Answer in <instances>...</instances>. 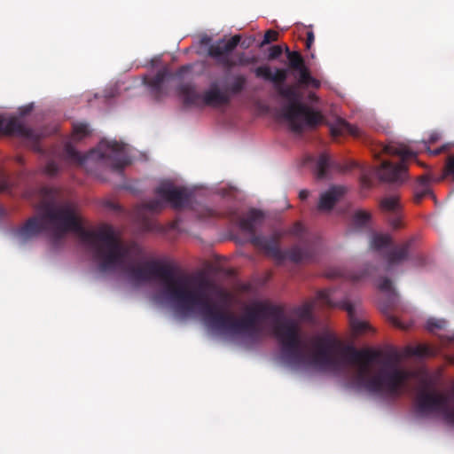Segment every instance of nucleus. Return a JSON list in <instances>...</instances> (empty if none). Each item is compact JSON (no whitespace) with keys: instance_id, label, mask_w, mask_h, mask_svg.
<instances>
[{"instance_id":"1","label":"nucleus","mask_w":454,"mask_h":454,"mask_svg":"<svg viewBox=\"0 0 454 454\" xmlns=\"http://www.w3.org/2000/svg\"><path fill=\"white\" fill-rule=\"evenodd\" d=\"M40 213L29 218L16 235L22 241L48 231L53 243L67 233L74 232L97 262L100 272H121L133 286H139L160 279L166 297L184 316L199 311L205 325L212 331L231 336L244 335L258 340L262 329L259 321L272 319L273 333L281 346L284 361L294 368L311 366L320 371L342 372V341L332 333L310 339L312 350H305V341L299 323L284 316L281 307L256 301L245 316L237 318L210 302L207 291L212 284L201 278L178 273L170 265L146 259L144 249L135 242L125 243L107 224L98 230L82 227L77 207L55 187L38 191Z\"/></svg>"},{"instance_id":"2","label":"nucleus","mask_w":454,"mask_h":454,"mask_svg":"<svg viewBox=\"0 0 454 454\" xmlns=\"http://www.w3.org/2000/svg\"><path fill=\"white\" fill-rule=\"evenodd\" d=\"M185 107L223 108L232 100L249 104L262 113L270 111V103L262 97V87H174Z\"/></svg>"},{"instance_id":"3","label":"nucleus","mask_w":454,"mask_h":454,"mask_svg":"<svg viewBox=\"0 0 454 454\" xmlns=\"http://www.w3.org/2000/svg\"><path fill=\"white\" fill-rule=\"evenodd\" d=\"M307 87H273L271 101L278 105L275 114L278 118L288 122L295 133H302L306 128H313L323 119L318 111L309 105L317 102V96L306 90Z\"/></svg>"},{"instance_id":"4","label":"nucleus","mask_w":454,"mask_h":454,"mask_svg":"<svg viewBox=\"0 0 454 454\" xmlns=\"http://www.w3.org/2000/svg\"><path fill=\"white\" fill-rule=\"evenodd\" d=\"M285 53L286 67L272 68L269 65H262L254 69L255 76L275 85H321L320 81L311 75L299 51H292L286 46Z\"/></svg>"},{"instance_id":"5","label":"nucleus","mask_w":454,"mask_h":454,"mask_svg":"<svg viewBox=\"0 0 454 454\" xmlns=\"http://www.w3.org/2000/svg\"><path fill=\"white\" fill-rule=\"evenodd\" d=\"M64 158L71 163L82 165L90 159L104 161L114 171H121L129 163L125 145L117 141H104L98 148L88 155H82L71 144L67 142L63 151Z\"/></svg>"},{"instance_id":"6","label":"nucleus","mask_w":454,"mask_h":454,"mask_svg":"<svg viewBox=\"0 0 454 454\" xmlns=\"http://www.w3.org/2000/svg\"><path fill=\"white\" fill-rule=\"evenodd\" d=\"M263 214L258 209L252 208L247 214L237 219L239 229L250 236V243L263 251L268 256L278 262H282L285 254L279 247L282 233L275 232L270 237L256 234V228L263 220Z\"/></svg>"},{"instance_id":"7","label":"nucleus","mask_w":454,"mask_h":454,"mask_svg":"<svg viewBox=\"0 0 454 454\" xmlns=\"http://www.w3.org/2000/svg\"><path fill=\"white\" fill-rule=\"evenodd\" d=\"M383 151L399 156L401 160L398 163L383 160L377 169V175L384 182L403 184L409 178L407 160L416 158L417 153L405 145L395 143L385 145Z\"/></svg>"},{"instance_id":"8","label":"nucleus","mask_w":454,"mask_h":454,"mask_svg":"<svg viewBox=\"0 0 454 454\" xmlns=\"http://www.w3.org/2000/svg\"><path fill=\"white\" fill-rule=\"evenodd\" d=\"M241 36L235 35L228 41L218 40L209 45L207 48V55L212 58L215 63L226 71H231L238 66H247L254 62V58L246 56L244 52H240L236 56H232V51L240 43L241 47L247 49L250 46L252 40L243 41L240 43Z\"/></svg>"},{"instance_id":"9","label":"nucleus","mask_w":454,"mask_h":454,"mask_svg":"<svg viewBox=\"0 0 454 454\" xmlns=\"http://www.w3.org/2000/svg\"><path fill=\"white\" fill-rule=\"evenodd\" d=\"M414 405L418 415L427 417L438 413L448 425L454 427V407L450 406L449 395L422 387L417 394Z\"/></svg>"},{"instance_id":"10","label":"nucleus","mask_w":454,"mask_h":454,"mask_svg":"<svg viewBox=\"0 0 454 454\" xmlns=\"http://www.w3.org/2000/svg\"><path fill=\"white\" fill-rule=\"evenodd\" d=\"M158 198L143 203L144 209L151 213H159L169 204L175 209L188 207L192 200V192L184 187H176L170 182L160 183L154 190Z\"/></svg>"},{"instance_id":"11","label":"nucleus","mask_w":454,"mask_h":454,"mask_svg":"<svg viewBox=\"0 0 454 454\" xmlns=\"http://www.w3.org/2000/svg\"><path fill=\"white\" fill-rule=\"evenodd\" d=\"M287 232L297 239L298 244L286 251L282 250L285 254L283 262L286 259L295 263L313 262L317 254L316 247L304 226L297 222Z\"/></svg>"},{"instance_id":"12","label":"nucleus","mask_w":454,"mask_h":454,"mask_svg":"<svg viewBox=\"0 0 454 454\" xmlns=\"http://www.w3.org/2000/svg\"><path fill=\"white\" fill-rule=\"evenodd\" d=\"M332 168L339 172L345 173L350 171L353 168L361 169V183L364 187H370L372 181L370 177V172L365 167L361 166L358 162L350 160L345 164H341L338 161L332 160L326 153H322L316 162V175L319 179L325 178L327 174V170Z\"/></svg>"},{"instance_id":"13","label":"nucleus","mask_w":454,"mask_h":454,"mask_svg":"<svg viewBox=\"0 0 454 454\" xmlns=\"http://www.w3.org/2000/svg\"><path fill=\"white\" fill-rule=\"evenodd\" d=\"M193 66L191 64L182 66L176 72L168 67L160 68L153 79L144 78L143 85H162L164 82H173L176 85H189L187 82L192 76Z\"/></svg>"},{"instance_id":"14","label":"nucleus","mask_w":454,"mask_h":454,"mask_svg":"<svg viewBox=\"0 0 454 454\" xmlns=\"http://www.w3.org/2000/svg\"><path fill=\"white\" fill-rule=\"evenodd\" d=\"M332 290L319 291L317 294V301L329 308L341 307L344 309L348 314L350 326L355 333H363L369 328V325L366 322L361 321L355 317V307L353 304H351L348 301L334 302L332 299Z\"/></svg>"},{"instance_id":"15","label":"nucleus","mask_w":454,"mask_h":454,"mask_svg":"<svg viewBox=\"0 0 454 454\" xmlns=\"http://www.w3.org/2000/svg\"><path fill=\"white\" fill-rule=\"evenodd\" d=\"M0 133L21 136L32 142L36 150H39L38 143L42 135L38 131L25 126L15 118L5 120L0 116Z\"/></svg>"},{"instance_id":"16","label":"nucleus","mask_w":454,"mask_h":454,"mask_svg":"<svg viewBox=\"0 0 454 454\" xmlns=\"http://www.w3.org/2000/svg\"><path fill=\"white\" fill-rule=\"evenodd\" d=\"M412 244L413 239H410L400 245L394 246L386 253L385 259L387 270L409 260Z\"/></svg>"},{"instance_id":"17","label":"nucleus","mask_w":454,"mask_h":454,"mask_svg":"<svg viewBox=\"0 0 454 454\" xmlns=\"http://www.w3.org/2000/svg\"><path fill=\"white\" fill-rule=\"evenodd\" d=\"M346 189L342 186H333L327 192H324L319 200L318 209H332L338 200L345 193Z\"/></svg>"},{"instance_id":"18","label":"nucleus","mask_w":454,"mask_h":454,"mask_svg":"<svg viewBox=\"0 0 454 454\" xmlns=\"http://www.w3.org/2000/svg\"><path fill=\"white\" fill-rule=\"evenodd\" d=\"M332 136L336 138L338 137L348 134L355 137H359L362 135V131L356 126L349 124L344 119H337L334 123L330 127Z\"/></svg>"},{"instance_id":"19","label":"nucleus","mask_w":454,"mask_h":454,"mask_svg":"<svg viewBox=\"0 0 454 454\" xmlns=\"http://www.w3.org/2000/svg\"><path fill=\"white\" fill-rule=\"evenodd\" d=\"M431 180L432 178L428 174H424L418 177L414 188L413 200L415 203L419 204L426 196L431 194Z\"/></svg>"},{"instance_id":"20","label":"nucleus","mask_w":454,"mask_h":454,"mask_svg":"<svg viewBox=\"0 0 454 454\" xmlns=\"http://www.w3.org/2000/svg\"><path fill=\"white\" fill-rule=\"evenodd\" d=\"M381 209L387 213L391 214L401 209V204L399 202V196L396 194L387 196L383 198L380 201Z\"/></svg>"},{"instance_id":"21","label":"nucleus","mask_w":454,"mask_h":454,"mask_svg":"<svg viewBox=\"0 0 454 454\" xmlns=\"http://www.w3.org/2000/svg\"><path fill=\"white\" fill-rule=\"evenodd\" d=\"M371 219V214L364 210H357L354 213L351 219V227L354 230H359L368 225Z\"/></svg>"},{"instance_id":"22","label":"nucleus","mask_w":454,"mask_h":454,"mask_svg":"<svg viewBox=\"0 0 454 454\" xmlns=\"http://www.w3.org/2000/svg\"><path fill=\"white\" fill-rule=\"evenodd\" d=\"M392 244V238L388 234L376 233L372 236L370 246L374 250H380Z\"/></svg>"},{"instance_id":"23","label":"nucleus","mask_w":454,"mask_h":454,"mask_svg":"<svg viewBox=\"0 0 454 454\" xmlns=\"http://www.w3.org/2000/svg\"><path fill=\"white\" fill-rule=\"evenodd\" d=\"M369 268H366L363 272L360 273H345L340 270H332L327 274L329 278L344 277L351 279L354 282L362 280L364 277L371 275Z\"/></svg>"},{"instance_id":"24","label":"nucleus","mask_w":454,"mask_h":454,"mask_svg":"<svg viewBox=\"0 0 454 454\" xmlns=\"http://www.w3.org/2000/svg\"><path fill=\"white\" fill-rule=\"evenodd\" d=\"M91 133V130L89 128V125L85 122H74L73 123V133H72V140L78 142L82 139L89 137Z\"/></svg>"},{"instance_id":"25","label":"nucleus","mask_w":454,"mask_h":454,"mask_svg":"<svg viewBox=\"0 0 454 454\" xmlns=\"http://www.w3.org/2000/svg\"><path fill=\"white\" fill-rule=\"evenodd\" d=\"M439 139V135L437 133H433L430 135V137L428 139V143H434L436 142L437 140ZM423 146L424 148L427 150V152L430 154V155H433V156H436V155H439L446 151L449 150L450 148V145L449 144H444L442 145V146L436 148V149H431L428 145H427V142H424L423 143Z\"/></svg>"},{"instance_id":"26","label":"nucleus","mask_w":454,"mask_h":454,"mask_svg":"<svg viewBox=\"0 0 454 454\" xmlns=\"http://www.w3.org/2000/svg\"><path fill=\"white\" fill-rule=\"evenodd\" d=\"M447 178L454 182V153L447 156L442 175L437 179V181H442Z\"/></svg>"},{"instance_id":"27","label":"nucleus","mask_w":454,"mask_h":454,"mask_svg":"<svg viewBox=\"0 0 454 454\" xmlns=\"http://www.w3.org/2000/svg\"><path fill=\"white\" fill-rule=\"evenodd\" d=\"M316 305V301H308L303 305L294 309V314L302 320H309L311 318L312 311Z\"/></svg>"},{"instance_id":"28","label":"nucleus","mask_w":454,"mask_h":454,"mask_svg":"<svg viewBox=\"0 0 454 454\" xmlns=\"http://www.w3.org/2000/svg\"><path fill=\"white\" fill-rule=\"evenodd\" d=\"M170 87H147V94L156 101L162 100L168 94Z\"/></svg>"},{"instance_id":"29","label":"nucleus","mask_w":454,"mask_h":454,"mask_svg":"<svg viewBox=\"0 0 454 454\" xmlns=\"http://www.w3.org/2000/svg\"><path fill=\"white\" fill-rule=\"evenodd\" d=\"M379 289L388 294L392 297H396V292L393 286V282L388 278H382L378 286Z\"/></svg>"},{"instance_id":"30","label":"nucleus","mask_w":454,"mask_h":454,"mask_svg":"<svg viewBox=\"0 0 454 454\" xmlns=\"http://www.w3.org/2000/svg\"><path fill=\"white\" fill-rule=\"evenodd\" d=\"M408 356L422 357L430 354V349L427 346L418 345L416 347H409L406 349Z\"/></svg>"},{"instance_id":"31","label":"nucleus","mask_w":454,"mask_h":454,"mask_svg":"<svg viewBox=\"0 0 454 454\" xmlns=\"http://www.w3.org/2000/svg\"><path fill=\"white\" fill-rule=\"evenodd\" d=\"M446 325L447 322L444 319L429 318L427 321L426 327L429 332L434 333L435 330L444 328Z\"/></svg>"},{"instance_id":"32","label":"nucleus","mask_w":454,"mask_h":454,"mask_svg":"<svg viewBox=\"0 0 454 454\" xmlns=\"http://www.w3.org/2000/svg\"><path fill=\"white\" fill-rule=\"evenodd\" d=\"M388 222H389V224L391 225V227L393 229H400L402 226H403V223H402V215H401V212L400 210L399 211H396V212H394V213H391V214H388Z\"/></svg>"},{"instance_id":"33","label":"nucleus","mask_w":454,"mask_h":454,"mask_svg":"<svg viewBox=\"0 0 454 454\" xmlns=\"http://www.w3.org/2000/svg\"><path fill=\"white\" fill-rule=\"evenodd\" d=\"M278 38V33L275 30H268L265 32L264 34V36H263V40L262 42L261 43V46H263L265 44H268L271 42H275L277 41Z\"/></svg>"},{"instance_id":"34","label":"nucleus","mask_w":454,"mask_h":454,"mask_svg":"<svg viewBox=\"0 0 454 454\" xmlns=\"http://www.w3.org/2000/svg\"><path fill=\"white\" fill-rule=\"evenodd\" d=\"M283 53V48L280 45H273L269 49L268 59L273 60L278 59Z\"/></svg>"},{"instance_id":"35","label":"nucleus","mask_w":454,"mask_h":454,"mask_svg":"<svg viewBox=\"0 0 454 454\" xmlns=\"http://www.w3.org/2000/svg\"><path fill=\"white\" fill-rule=\"evenodd\" d=\"M59 167L54 160H50L44 167V172L49 176H55L59 173Z\"/></svg>"},{"instance_id":"36","label":"nucleus","mask_w":454,"mask_h":454,"mask_svg":"<svg viewBox=\"0 0 454 454\" xmlns=\"http://www.w3.org/2000/svg\"><path fill=\"white\" fill-rule=\"evenodd\" d=\"M10 189V183L8 177L1 174L0 175V192H7Z\"/></svg>"},{"instance_id":"37","label":"nucleus","mask_w":454,"mask_h":454,"mask_svg":"<svg viewBox=\"0 0 454 454\" xmlns=\"http://www.w3.org/2000/svg\"><path fill=\"white\" fill-rule=\"evenodd\" d=\"M315 40L314 33L312 31L307 32L306 48L309 49Z\"/></svg>"},{"instance_id":"38","label":"nucleus","mask_w":454,"mask_h":454,"mask_svg":"<svg viewBox=\"0 0 454 454\" xmlns=\"http://www.w3.org/2000/svg\"><path fill=\"white\" fill-rule=\"evenodd\" d=\"M33 110V105H27L20 108V114L21 116L28 114Z\"/></svg>"},{"instance_id":"39","label":"nucleus","mask_w":454,"mask_h":454,"mask_svg":"<svg viewBox=\"0 0 454 454\" xmlns=\"http://www.w3.org/2000/svg\"><path fill=\"white\" fill-rule=\"evenodd\" d=\"M309 196V192L307 190H301L300 192H299V198L301 200H306Z\"/></svg>"},{"instance_id":"40","label":"nucleus","mask_w":454,"mask_h":454,"mask_svg":"<svg viewBox=\"0 0 454 454\" xmlns=\"http://www.w3.org/2000/svg\"><path fill=\"white\" fill-rule=\"evenodd\" d=\"M239 79V81L237 83H235L234 85H237V86L243 85V83L245 82V77L240 76Z\"/></svg>"},{"instance_id":"41","label":"nucleus","mask_w":454,"mask_h":454,"mask_svg":"<svg viewBox=\"0 0 454 454\" xmlns=\"http://www.w3.org/2000/svg\"><path fill=\"white\" fill-rule=\"evenodd\" d=\"M393 324L395 325V326H398V327H403L401 325V324L398 322V320L396 318H393Z\"/></svg>"},{"instance_id":"42","label":"nucleus","mask_w":454,"mask_h":454,"mask_svg":"<svg viewBox=\"0 0 454 454\" xmlns=\"http://www.w3.org/2000/svg\"><path fill=\"white\" fill-rule=\"evenodd\" d=\"M157 61H158V59H152V64H153V66H154V65H155V63H156Z\"/></svg>"},{"instance_id":"43","label":"nucleus","mask_w":454,"mask_h":454,"mask_svg":"<svg viewBox=\"0 0 454 454\" xmlns=\"http://www.w3.org/2000/svg\"><path fill=\"white\" fill-rule=\"evenodd\" d=\"M418 164L421 165L422 167H426L424 164H421L420 161H418Z\"/></svg>"},{"instance_id":"44","label":"nucleus","mask_w":454,"mask_h":454,"mask_svg":"<svg viewBox=\"0 0 454 454\" xmlns=\"http://www.w3.org/2000/svg\"><path fill=\"white\" fill-rule=\"evenodd\" d=\"M453 339H454V337H453Z\"/></svg>"}]
</instances>
